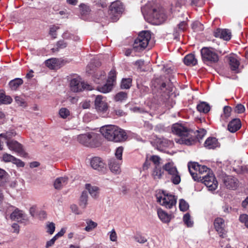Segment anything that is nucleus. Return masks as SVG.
<instances>
[{
  "mask_svg": "<svg viewBox=\"0 0 248 248\" xmlns=\"http://www.w3.org/2000/svg\"><path fill=\"white\" fill-rule=\"evenodd\" d=\"M171 131L174 134L182 137L176 141L177 143L186 145H191L197 140L200 141L206 134L204 128L193 131L186 125H172Z\"/></svg>",
  "mask_w": 248,
  "mask_h": 248,
  "instance_id": "f257e3e1",
  "label": "nucleus"
},
{
  "mask_svg": "<svg viewBox=\"0 0 248 248\" xmlns=\"http://www.w3.org/2000/svg\"><path fill=\"white\" fill-rule=\"evenodd\" d=\"M99 132L107 140L114 142H122L126 140V132L116 125H103Z\"/></svg>",
  "mask_w": 248,
  "mask_h": 248,
  "instance_id": "f03ea898",
  "label": "nucleus"
},
{
  "mask_svg": "<svg viewBox=\"0 0 248 248\" xmlns=\"http://www.w3.org/2000/svg\"><path fill=\"white\" fill-rule=\"evenodd\" d=\"M77 140L85 146L95 148L102 144L103 139L99 134L93 130L86 134L78 135L77 137Z\"/></svg>",
  "mask_w": 248,
  "mask_h": 248,
  "instance_id": "7ed1b4c3",
  "label": "nucleus"
},
{
  "mask_svg": "<svg viewBox=\"0 0 248 248\" xmlns=\"http://www.w3.org/2000/svg\"><path fill=\"white\" fill-rule=\"evenodd\" d=\"M141 10L144 17L149 16L158 24L163 23L166 20V16L162 8H150L148 5H145L141 8Z\"/></svg>",
  "mask_w": 248,
  "mask_h": 248,
  "instance_id": "20e7f679",
  "label": "nucleus"
},
{
  "mask_svg": "<svg viewBox=\"0 0 248 248\" xmlns=\"http://www.w3.org/2000/svg\"><path fill=\"white\" fill-rule=\"evenodd\" d=\"M151 38L150 31H145L140 32L135 39L133 47L137 51H140L146 48Z\"/></svg>",
  "mask_w": 248,
  "mask_h": 248,
  "instance_id": "39448f33",
  "label": "nucleus"
},
{
  "mask_svg": "<svg viewBox=\"0 0 248 248\" xmlns=\"http://www.w3.org/2000/svg\"><path fill=\"white\" fill-rule=\"evenodd\" d=\"M156 199L157 202L161 205L168 209L175 207L177 202V198L175 196L166 193L164 191L156 195Z\"/></svg>",
  "mask_w": 248,
  "mask_h": 248,
  "instance_id": "423d86ee",
  "label": "nucleus"
},
{
  "mask_svg": "<svg viewBox=\"0 0 248 248\" xmlns=\"http://www.w3.org/2000/svg\"><path fill=\"white\" fill-rule=\"evenodd\" d=\"M163 170L170 176V180L174 185H178L181 182V176L176 166L172 161L169 162L163 166Z\"/></svg>",
  "mask_w": 248,
  "mask_h": 248,
  "instance_id": "0eeeda50",
  "label": "nucleus"
},
{
  "mask_svg": "<svg viewBox=\"0 0 248 248\" xmlns=\"http://www.w3.org/2000/svg\"><path fill=\"white\" fill-rule=\"evenodd\" d=\"M201 54L204 63H215L218 61V56L213 47H203L201 50Z\"/></svg>",
  "mask_w": 248,
  "mask_h": 248,
  "instance_id": "6e6552de",
  "label": "nucleus"
},
{
  "mask_svg": "<svg viewBox=\"0 0 248 248\" xmlns=\"http://www.w3.org/2000/svg\"><path fill=\"white\" fill-rule=\"evenodd\" d=\"M124 11L122 3L118 0L111 3L108 11L110 18L113 22L117 21Z\"/></svg>",
  "mask_w": 248,
  "mask_h": 248,
  "instance_id": "1a4fd4ad",
  "label": "nucleus"
},
{
  "mask_svg": "<svg viewBox=\"0 0 248 248\" xmlns=\"http://www.w3.org/2000/svg\"><path fill=\"white\" fill-rule=\"evenodd\" d=\"M70 90L73 92H78L83 90H92L93 88L90 85L81 81L79 78H74L70 81Z\"/></svg>",
  "mask_w": 248,
  "mask_h": 248,
  "instance_id": "9d476101",
  "label": "nucleus"
},
{
  "mask_svg": "<svg viewBox=\"0 0 248 248\" xmlns=\"http://www.w3.org/2000/svg\"><path fill=\"white\" fill-rule=\"evenodd\" d=\"M94 108L99 113H105L108 109V104L107 98L102 95L95 96L94 99Z\"/></svg>",
  "mask_w": 248,
  "mask_h": 248,
  "instance_id": "9b49d317",
  "label": "nucleus"
},
{
  "mask_svg": "<svg viewBox=\"0 0 248 248\" xmlns=\"http://www.w3.org/2000/svg\"><path fill=\"white\" fill-rule=\"evenodd\" d=\"M203 183L208 188L209 190L213 191L217 189L218 183L212 173H207L205 175L200 176Z\"/></svg>",
  "mask_w": 248,
  "mask_h": 248,
  "instance_id": "f8f14e48",
  "label": "nucleus"
},
{
  "mask_svg": "<svg viewBox=\"0 0 248 248\" xmlns=\"http://www.w3.org/2000/svg\"><path fill=\"white\" fill-rule=\"evenodd\" d=\"M214 225L219 236L222 238L226 237L227 231L225 220L221 217H217L214 220Z\"/></svg>",
  "mask_w": 248,
  "mask_h": 248,
  "instance_id": "ddd939ff",
  "label": "nucleus"
},
{
  "mask_svg": "<svg viewBox=\"0 0 248 248\" xmlns=\"http://www.w3.org/2000/svg\"><path fill=\"white\" fill-rule=\"evenodd\" d=\"M91 167L94 170L104 173L107 170V168L105 163L103 160L99 157H94L92 158L90 161Z\"/></svg>",
  "mask_w": 248,
  "mask_h": 248,
  "instance_id": "4468645a",
  "label": "nucleus"
},
{
  "mask_svg": "<svg viewBox=\"0 0 248 248\" xmlns=\"http://www.w3.org/2000/svg\"><path fill=\"white\" fill-rule=\"evenodd\" d=\"M222 182L226 188L229 189H236L238 186V180L232 176H223Z\"/></svg>",
  "mask_w": 248,
  "mask_h": 248,
  "instance_id": "2eb2a0df",
  "label": "nucleus"
},
{
  "mask_svg": "<svg viewBox=\"0 0 248 248\" xmlns=\"http://www.w3.org/2000/svg\"><path fill=\"white\" fill-rule=\"evenodd\" d=\"M155 143L157 149L161 151L168 153L166 149L173 146V142L166 139L157 138L155 140Z\"/></svg>",
  "mask_w": 248,
  "mask_h": 248,
  "instance_id": "dca6fc26",
  "label": "nucleus"
},
{
  "mask_svg": "<svg viewBox=\"0 0 248 248\" xmlns=\"http://www.w3.org/2000/svg\"><path fill=\"white\" fill-rule=\"evenodd\" d=\"M122 161L117 160L114 158H111L108 160V166L110 171L116 174L121 172V165Z\"/></svg>",
  "mask_w": 248,
  "mask_h": 248,
  "instance_id": "f3484780",
  "label": "nucleus"
},
{
  "mask_svg": "<svg viewBox=\"0 0 248 248\" xmlns=\"http://www.w3.org/2000/svg\"><path fill=\"white\" fill-rule=\"evenodd\" d=\"M11 219L16 221L18 222L24 223L27 220L26 214L22 210L18 209H15L11 214Z\"/></svg>",
  "mask_w": 248,
  "mask_h": 248,
  "instance_id": "a211bd4d",
  "label": "nucleus"
},
{
  "mask_svg": "<svg viewBox=\"0 0 248 248\" xmlns=\"http://www.w3.org/2000/svg\"><path fill=\"white\" fill-rule=\"evenodd\" d=\"M214 36L226 41H229L231 38V32L228 29H217L214 31Z\"/></svg>",
  "mask_w": 248,
  "mask_h": 248,
  "instance_id": "6ab92c4d",
  "label": "nucleus"
},
{
  "mask_svg": "<svg viewBox=\"0 0 248 248\" xmlns=\"http://www.w3.org/2000/svg\"><path fill=\"white\" fill-rule=\"evenodd\" d=\"M200 165L197 162L188 163V168L193 179L195 181L198 180L200 176H198V171Z\"/></svg>",
  "mask_w": 248,
  "mask_h": 248,
  "instance_id": "aec40b11",
  "label": "nucleus"
},
{
  "mask_svg": "<svg viewBox=\"0 0 248 248\" xmlns=\"http://www.w3.org/2000/svg\"><path fill=\"white\" fill-rule=\"evenodd\" d=\"M7 146L9 150L17 153L23 152L22 146L19 142L14 140H9L6 141Z\"/></svg>",
  "mask_w": 248,
  "mask_h": 248,
  "instance_id": "412c9836",
  "label": "nucleus"
},
{
  "mask_svg": "<svg viewBox=\"0 0 248 248\" xmlns=\"http://www.w3.org/2000/svg\"><path fill=\"white\" fill-rule=\"evenodd\" d=\"M157 213L159 218L165 223H168L172 218L171 214L167 213L160 208L157 209Z\"/></svg>",
  "mask_w": 248,
  "mask_h": 248,
  "instance_id": "4be33fe9",
  "label": "nucleus"
},
{
  "mask_svg": "<svg viewBox=\"0 0 248 248\" xmlns=\"http://www.w3.org/2000/svg\"><path fill=\"white\" fill-rule=\"evenodd\" d=\"M204 145L205 147L208 149H214L220 146L217 139L214 137L207 138L204 142Z\"/></svg>",
  "mask_w": 248,
  "mask_h": 248,
  "instance_id": "5701e85b",
  "label": "nucleus"
},
{
  "mask_svg": "<svg viewBox=\"0 0 248 248\" xmlns=\"http://www.w3.org/2000/svg\"><path fill=\"white\" fill-rule=\"evenodd\" d=\"M62 61L57 58H51L45 61L46 66L51 69L59 68L61 67Z\"/></svg>",
  "mask_w": 248,
  "mask_h": 248,
  "instance_id": "b1692460",
  "label": "nucleus"
},
{
  "mask_svg": "<svg viewBox=\"0 0 248 248\" xmlns=\"http://www.w3.org/2000/svg\"><path fill=\"white\" fill-rule=\"evenodd\" d=\"M67 183V177H61L55 180L54 183V186L57 189H60L66 185Z\"/></svg>",
  "mask_w": 248,
  "mask_h": 248,
  "instance_id": "393cba45",
  "label": "nucleus"
},
{
  "mask_svg": "<svg viewBox=\"0 0 248 248\" xmlns=\"http://www.w3.org/2000/svg\"><path fill=\"white\" fill-rule=\"evenodd\" d=\"M9 180V174L5 170L0 168V186H4Z\"/></svg>",
  "mask_w": 248,
  "mask_h": 248,
  "instance_id": "a878e982",
  "label": "nucleus"
},
{
  "mask_svg": "<svg viewBox=\"0 0 248 248\" xmlns=\"http://www.w3.org/2000/svg\"><path fill=\"white\" fill-rule=\"evenodd\" d=\"M184 62L187 66H194L197 63V60L194 54H189L185 57Z\"/></svg>",
  "mask_w": 248,
  "mask_h": 248,
  "instance_id": "bb28decb",
  "label": "nucleus"
},
{
  "mask_svg": "<svg viewBox=\"0 0 248 248\" xmlns=\"http://www.w3.org/2000/svg\"><path fill=\"white\" fill-rule=\"evenodd\" d=\"M163 174L164 170L161 166H157L154 167L152 173V175L154 179H161Z\"/></svg>",
  "mask_w": 248,
  "mask_h": 248,
  "instance_id": "cd10ccee",
  "label": "nucleus"
},
{
  "mask_svg": "<svg viewBox=\"0 0 248 248\" xmlns=\"http://www.w3.org/2000/svg\"><path fill=\"white\" fill-rule=\"evenodd\" d=\"M113 86L112 83L109 82V81H107V83L103 86H97L96 90L99 92L102 93H108L111 91Z\"/></svg>",
  "mask_w": 248,
  "mask_h": 248,
  "instance_id": "c85d7f7f",
  "label": "nucleus"
},
{
  "mask_svg": "<svg viewBox=\"0 0 248 248\" xmlns=\"http://www.w3.org/2000/svg\"><path fill=\"white\" fill-rule=\"evenodd\" d=\"M230 65L231 70L234 72V73H238V67L240 65V62L235 57H230Z\"/></svg>",
  "mask_w": 248,
  "mask_h": 248,
  "instance_id": "c756f323",
  "label": "nucleus"
},
{
  "mask_svg": "<svg viewBox=\"0 0 248 248\" xmlns=\"http://www.w3.org/2000/svg\"><path fill=\"white\" fill-rule=\"evenodd\" d=\"M88 194L87 192H82L79 200V205L82 209H85L88 204Z\"/></svg>",
  "mask_w": 248,
  "mask_h": 248,
  "instance_id": "7c9ffc66",
  "label": "nucleus"
},
{
  "mask_svg": "<svg viewBox=\"0 0 248 248\" xmlns=\"http://www.w3.org/2000/svg\"><path fill=\"white\" fill-rule=\"evenodd\" d=\"M12 101L13 99L11 96L6 95L3 91H0V105L10 104Z\"/></svg>",
  "mask_w": 248,
  "mask_h": 248,
  "instance_id": "2f4dec72",
  "label": "nucleus"
},
{
  "mask_svg": "<svg viewBox=\"0 0 248 248\" xmlns=\"http://www.w3.org/2000/svg\"><path fill=\"white\" fill-rule=\"evenodd\" d=\"M197 108L200 112L207 113L210 110V106L205 102H201L197 106Z\"/></svg>",
  "mask_w": 248,
  "mask_h": 248,
  "instance_id": "473e14b6",
  "label": "nucleus"
},
{
  "mask_svg": "<svg viewBox=\"0 0 248 248\" xmlns=\"http://www.w3.org/2000/svg\"><path fill=\"white\" fill-rule=\"evenodd\" d=\"M23 83V80L20 78H16L10 81L9 83L10 88L12 90H16L19 86Z\"/></svg>",
  "mask_w": 248,
  "mask_h": 248,
  "instance_id": "72a5a7b5",
  "label": "nucleus"
},
{
  "mask_svg": "<svg viewBox=\"0 0 248 248\" xmlns=\"http://www.w3.org/2000/svg\"><path fill=\"white\" fill-rule=\"evenodd\" d=\"M86 188L88 190L92 197L96 198L98 195V187L96 186H93L91 184L86 185Z\"/></svg>",
  "mask_w": 248,
  "mask_h": 248,
  "instance_id": "f704fd0d",
  "label": "nucleus"
},
{
  "mask_svg": "<svg viewBox=\"0 0 248 248\" xmlns=\"http://www.w3.org/2000/svg\"><path fill=\"white\" fill-rule=\"evenodd\" d=\"M106 79V75L104 71L97 73L94 77V81L97 84H101Z\"/></svg>",
  "mask_w": 248,
  "mask_h": 248,
  "instance_id": "c9c22d12",
  "label": "nucleus"
},
{
  "mask_svg": "<svg viewBox=\"0 0 248 248\" xmlns=\"http://www.w3.org/2000/svg\"><path fill=\"white\" fill-rule=\"evenodd\" d=\"M127 98V94L124 92L117 93L114 96V100L117 102H123Z\"/></svg>",
  "mask_w": 248,
  "mask_h": 248,
  "instance_id": "e433bc0d",
  "label": "nucleus"
},
{
  "mask_svg": "<svg viewBox=\"0 0 248 248\" xmlns=\"http://www.w3.org/2000/svg\"><path fill=\"white\" fill-rule=\"evenodd\" d=\"M183 221L184 223L188 227H191L193 226V221L191 219L189 214L186 213L183 217Z\"/></svg>",
  "mask_w": 248,
  "mask_h": 248,
  "instance_id": "4c0bfd02",
  "label": "nucleus"
},
{
  "mask_svg": "<svg viewBox=\"0 0 248 248\" xmlns=\"http://www.w3.org/2000/svg\"><path fill=\"white\" fill-rule=\"evenodd\" d=\"M132 79L130 78L123 79L121 83V88L122 89H127L131 86Z\"/></svg>",
  "mask_w": 248,
  "mask_h": 248,
  "instance_id": "58836bf2",
  "label": "nucleus"
},
{
  "mask_svg": "<svg viewBox=\"0 0 248 248\" xmlns=\"http://www.w3.org/2000/svg\"><path fill=\"white\" fill-rule=\"evenodd\" d=\"M86 223L87 225L85 228V230L87 232H90L92 231L97 226V224L96 222H93L91 220H87Z\"/></svg>",
  "mask_w": 248,
  "mask_h": 248,
  "instance_id": "ea45409f",
  "label": "nucleus"
},
{
  "mask_svg": "<svg viewBox=\"0 0 248 248\" xmlns=\"http://www.w3.org/2000/svg\"><path fill=\"white\" fill-rule=\"evenodd\" d=\"M59 27L55 25H53L49 27V34L53 38H56L57 37L56 31L59 29Z\"/></svg>",
  "mask_w": 248,
  "mask_h": 248,
  "instance_id": "a19ab883",
  "label": "nucleus"
},
{
  "mask_svg": "<svg viewBox=\"0 0 248 248\" xmlns=\"http://www.w3.org/2000/svg\"><path fill=\"white\" fill-rule=\"evenodd\" d=\"M179 208L182 211H186L189 208V204L184 199H180L179 201Z\"/></svg>",
  "mask_w": 248,
  "mask_h": 248,
  "instance_id": "79ce46f5",
  "label": "nucleus"
},
{
  "mask_svg": "<svg viewBox=\"0 0 248 248\" xmlns=\"http://www.w3.org/2000/svg\"><path fill=\"white\" fill-rule=\"evenodd\" d=\"M15 158V156L9 154L8 153H4L2 155L1 157V160L4 162H12L13 161V160Z\"/></svg>",
  "mask_w": 248,
  "mask_h": 248,
  "instance_id": "37998d69",
  "label": "nucleus"
},
{
  "mask_svg": "<svg viewBox=\"0 0 248 248\" xmlns=\"http://www.w3.org/2000/svg\"><path fill=\"white\" fill-rule=\"evenodd\" d=\"M123 151L124 148L122 146H120L116 148L115 155L117 158V160L122 161Z\"/></svg>",
  "mask_w": 248,
  "mask_h": 248,
  "instance_id": "c03bdc74",
  "label": "nucleus"
},
{
  "mask_svg": "<svg viewBox=\"0 0 248 248\" xmlns=\"http://www.w3.org/2000/svg\"><path fill=\"white\" fill-rule=\"evenodd\" d=\"M130 110L133 112H136V113H144L146 116H149V117H151L150 114H149L147 112L145 111L143 108L137 107H134L131 108Z\"/></svg>",
  "mask_w": 248,
  "mask_h": 248,
  "instance_id": "a18cd8bd",
  "label": "nucleus"
},
{
  "mask_svg": "<svg viewBox=\"0 0 248 248\" xmlns=\"http://www.w3.org/2000/svg\"><path fill=\"white\" fill-rule=\"evenodd\" d=\"M80 11L82 15H86L90 13L91 9L88 6L84 4H81L80 5Z\"/></svg>",
  "mask_w": 248,
  "mask_h": 248,
  "instance_id": "49530a36",
  "label": "nucleus"
},
{
  "mask_svg": "<svg viewBox=\"0 0 248 248\" xmlns=\"http://www.w3.org/2000/svg\"><path fill=\"white\" fill-rule=\"evenodd\" d=\"M150 160L153 162L155 165V167L160 166L161 158L157 155H152L150 157Z\"/></svg>",
  "mask_w": 248,
  "mask_h": 248,
  "instance_id": "de8ad7c7",
  "label": "nucleus"
},
{
  "mask_svg": "<svg viewBox=\"0 0 248 248\" xmlns=\"http://www.w3.org/2000/svg\"><path fill=\"white\" fill-rule=\"evenodd\" d=\"M116 71L114 69H112L109 72L108 79L107 81L109 80V82L112 83L113 84L114 82L116 80Z\"/></svg>",
  "mask_w": 248,
  "mask_h": 248,
  "instance_id": "09e8293b",
  "label": "nucleus"
},
{
  "mask_svg": "<svg viewBox=\"0 0 248 248\" xmlns=\"http://www.w3.org/2000/svg\"><path fill=\"white\" fill-rule=\"evenodd\" d=\"M245 110V107L241 104H238L233 108V111L236 113H242Z\"/></svg>",
  "mask_w": 248,
  "mask_h": 248,
  "instance_id": "8fccbe9b",
  "label": "nucleus"
},
{
  "mask_svg": "<svg viewBox=\"0 0 248 248\" xmlns=\"http://www.w3.org/2000/svg\"><path fill=\"white\" fill-rule=\"evenodd\" d=\"M46 232L50 234H52L55 231V225L53 222H49L46 225Z\"/></svg>",
  "mask_w": 248,
  "mask_h": 248,
  "instance_id": "3c124183",
  "label": "nucleus"
},
{
  "mask_svg": "<svg viewBox=\"0 0 248 248\" xmlns=\"http://www.w3.org/2000/svg\"><path fill=\"white\" fill-rule=\"evenodd\" d=\"M241 125H227V129L231 133H234L239 130Z\"/></svg>",
  "mask_w": 248,
  "mask_h": 248,
  "instance_id": "603ef678",
  "label": "nucleus"
},
{
  "mask_svg": "<svg viewBox=\"0 0 248 248\" xmlns=\"http://www.w3.org/2000/svg\"><path fill=\"white\" fill-rule=\"evenodd\" d=\"M239 220L248 228V215L246 214L241 215L239 217Z\"/></svg>",
  "mask_w": 248,
  "mask_h": 248,
  "instance_id": "864d4df0",
  "label": "nucleus"
},
{
  "mask_svg": "<svg viewBox=\"0 0 248 248\" xmlns=\"http://www.w3.org/2000/svg\"><path fill=\"white\" fill-rule=\"evenodd\" d=\"M59 114L62 118H66L70 114L69 110L66 108H62L59 111Z\"/></svg>",
  "mask_w": 248,
  "mask_h": 248,
  "instance_id": "5fc2aeb1",
  "label": "nucleus"
},
{
  "mask_svg": "<svg viewBox=\"0 0 248 248\" xmlns=\"http://www.w3.org/2000/svg\"><path fill=\"white\" fill-rule=\"evenodd\" d=\"M248 123V122L245 119H240L236 118L232 119L229 124H244V123Z\"/></svg>",
  "mask_w": 248,
  "mask_h": 248,
  "instance_id": "6e6d98bb",
  "label": "nucleus"
},
{
  "mask_svg": "<svg viewBox=\"0 0 248 248\" xmlns=\"http://www.w3.org/2000/svg\"><path fill=\"white\" fill-rule=\"evenodd\" d=\"M9 140L5 137L4 133H1L0 134V150L3 149V145L4 143H6V141Z\"/></svg>",
  "mask_w": 248,
  "mask_h": 248,
  "instance_id": "4d7b16f0",
  "label": "nucleus"
},
{
  "mask_svg": "<svg viewBox=\"0 0 248 248\" xmlns=\"http://www.w3.org/2000/svg\"><path fill=\"white\" fill-rule=\"evenodd\" d=\"M109 236L110 240L111 241L115 242L117 240V236L116 232L114 229H112L110 232L108 233Z\"/></svg>",
  "mask_w": 248,
  "mask_h": 248,
  "instance_id": "13d9d810",
  "label": "nucleus"
},
{
  "mask_svg": "<svg viewBox=\"0 0 248 248\" xmlns=\"http://www.w3.org/2000/svg\"><path fill=\"white\" fill-rule=\"evenodd\" d=\"M16 103L21 107H25L26 106V102L24 100L19 96H16L15 98Z\"/></svg>",
  "mask_w": 248,
  "mask_h": 248,
  "instance_id": "bf43d9fd",
  "label": "nucleus"
},
{
  "mask_svg": "<svg viewBox=\"0 0 248 248\" xmlns=\"http://www.w3.org/2000/svg\"><path fill=\"white\" fill-rule=\"evenodd\" d=\"M4 134L5 137L6 138V139L9 140L10 139L15 136L16 135V133L14 130L12 129L9 131L6 132V133H5Z\"/></svg>",
  "mask_w": 248,
  "mask_h": 248,
  "instance_id": "052dcab7",
  "label": "nucleus"
},
{
  "mask_svg": "<svg viewBox=\"0 0 248 248\" xmlns=\"http://www.w3.org/2000/svg\"><path fill=\"white\" fill-rule=\"evenodd\" d=\"M232 111V108L229 106H225L223 108V112L224 117L227 118L231 115Z\"/></svg>",
  "mask_w": 248,
  "mask_h": 248,
  "instance_id": "680f3d73",
  "label": "nucleus"
},
{
  "mask_svg": "<svg viewBox=\"0 0 248 248\" xmlns=\"http://www.w3.org/2000/svg\"><path fill=\"white\" fill-rule=\"evenodd\" d=\"M12 163L16 165L17 167H23L25 163L20 159L16 158L15 157Z\"/></svg>",
  "mask_w": 248,
  "mask_h": 248,
  "instance_id": "e2e57ef3",
  "label": "nucleus"
},
{
  "mask_svg": "<svg viewBox=\"0 0 248 248\" xmlns=\"http://www.w3.org/2000/svg\"><path fill=\"white\" fill-rule=\"evenodd\" d=\"M67 43L64 40H60L57 43V49H62L67 46Z\"/></svg>",
  "mask_w": 248,
  "mask_h": 248,
  "instance_id": "0e129e2a",
  "label": "nucleus"
},
{
  "mask_svg": "<svg viewBox=\"0 0 248 248\" xmlns=\"http://www.w3.org/2000/svg\"><path fill=\"white\" fill-rule=\"evenodd\" d=\"M208 170H209V169L206 166L200 165L198 171V176L202 174L204 172H206Z\"/></svg>",
  "mask_w": 248,
  "mask_h": 248,
  "instance_id": "69168bd1",
  "label": "nucleus"
},
{
  "mask_svg": "<svg viewBox=\"0 0 248 248\" xmlns=\"http://www.w3.org/2000/svg\"><path fill=\"white\" fill-rule=\"evenodd\" d=\"M95 6L97 8H105L107 6V4L105 1L102 0H99L96 2Z\"/></svg>",
  "mask_w": 248,
  "mask_h": 248,
  "instance_id": "338daca9",
  "label": "nucleus"
},
{
  "mask_svg": "<svg viewBox=\"0 0 248 248\" xmlns=\"http://www.w3.org/2000/svg\"><path fill=\"white\" fill-rule=\"evenodd\" d=\"M178 28L179 31H184L187 28V23L186 21H182L178 25Z\"/></svg>",
  "mask_w": 248,
  "mask_h": 248,
  "instance_id": "774afa93",
  "label": "nucleus"
}]
</instances>
